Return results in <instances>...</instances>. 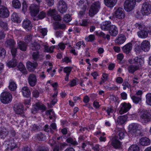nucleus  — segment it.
Wrapping results in <instances>:
<instances>
[{"label": "nucleus", "mask_w": 151, "mask_h": 151, "mask_svg": "<svg viewBox=\"0 0 151 151\" xmlns=\"http://www.w3.org/2000/svg\"><path fill=\"white\" fill-rule=\"evenodd\" d=\"M100 8V3L99 1L95 2L91 6L89 10V14L91 17L93 16L99 11Z\"/></svg>", "instance_id": "obj_4"}, {"label": "nucleus", "mask_w": 151, "mask_h": 151, "mask_svg": "<svg viewBox=\"0 0 151 151\" xmlns=\"http://www.w3.org/2000/svg\"><path fill=\"white\" fill-rule=\"evenodd\" d=\"M45 109V107L43 104L41 103H36L35 105L33 106L31 112L33 114H35L39 110L44 111Z\"/></svg>", "instance_id": "obj_10"}, {"label": "nucleus", "mask_w": 151, "mask_h": 151, "mask_svg": "<svg viewBox=\"0 0 151 151\" xmlns=\"http://www.w3.org/2000/svg\"><path fill=\"white\" fill-rule=\"evenodd\" d=\"M11 49V52L12 54L13 57L14 58L16 55V53L17 52V48H15V47H12L10 48Z\"/></svg>", "instance_id": "obj_55"}, {"label": "nucleus", "mask_w": 151, "mask_h": 151, "mask_svg": "<svg viewBox=\"0 0 151 151\" xmlns=\"http://www.w3.org/2000/svg\"><path fill=\"white\" fill-rule=\"evenodd\" d=\"M129 132L133 136H137L140 134L141 130L142 129L141 126L136 123L130 124L129 126Z\"/></svg>", "instance_id": "obj_3"}, {"label": "nucleus", "mask_w": 151, "mask_h": 151, "mask_svg": "<svg viewBox=\"0 0 151 151\" xmlns=\"http://www.w3.org/2000/svg\"><path fill=\"white\" fill-rule=\"evenodd\" d=\"M17 48L22 51H25L27 49V45L24 42L20 41L17 43Z\"/></svg>", "instance_id": "obj_31"}, {"label": "nucleus", "mask_w": 151, "mask_h": 151, "mask_svg": "<svg viewBox=\"0 0 151 151\" xmlns=\"http://www.w3.org/2000/svg\"><path fill=\"white\" fill-rule=\"evenodd\" d=\"M122 85L123 86V89L124 90H126L127 88H129L130 87V85L129 83L127 81L124 82Z\"/></svg>", "instance_id": "obj_61"}, {"label": "nucleus", "mask_w": 151, "mask_h": 151, "mask_svg": "<svg viewBox=\"0 0 151 151\" xmlns=\"http://www.w3.org/2000/svg\"><path fill=\"white\" fill-rule=\"evenodd\" d=\"M66 141L68 143H70L73 145H76L78 144L77 142L73 140L71 138H68L67 139Z\"/></svg>", "instance_id": "obj_51"}, {"label": "nucleus", "mask_w": 151, "mask_h": 151, "mask_svg": "<svg viewBox=\"0 0 151 151\" xmlns=\"http://www.w3.org/2000/svg\"><path fill=\"white\" fill-rule=\"evenodd\" d=\"M132 47V43H128L123 47V51L126 54H129L131 52Z\"/></svg>", "instance_id": "obj_23"}, {"label": "nucleus", "mask_w": 151, "mask_h": 151, "mask_svg": "<svg viewBox=\"0 0 151 151\" xmlns=\"http://www.w3.org/2000/svg\"><path fill=\"white\" fill-rule=\"evenodd\" d=\"M23 106L21 103L17 104L14 105V110L17 114H21L23 113Z\"/></svg>", "instance_id": "obj_14"}, {"label": "nucleus", "mask_w": 151, "mask_h": 151, "mask_svg": "<svg viewBox=\"0 0 151 151\" xmlns=\"http://www.w3.org/2000/svg\"><path fill=\"white\" fill-rule=\"evenodd\" d=\"M140 121L143 124H145L151 120L150 114L147 111L141 109L138 112Z\"/></svg>", "instance_id": "obj_2"}, {"label": "nucleus", "mask_w": 151, "mask_h": 151, "mask_svg": "<svg viewBox=\"0 0 151 151\" xmlns=\"http://www.w3.org/2000/svg\"><path fill=\"white\" fill-rule=\"evenodd\" d=\"M95 40V36L93 35H90L86 39V40H87L88 42H92L94 40Z\"/></svg>", "instance_id": "obj_57"}, {"label": "nucleus", "mask_w": 151, "mask_h": 151, "mask_svg": "<svg viewBox=\"0 0 151 151\" xmlns=\"http://www.w3.org/2000/svg\"><path fill=\"white\" fill-rule=\"evenodd\" d=\"M8 134V131L5 128H1L0 130V137L1 138L5 137Z\"/></svg>", "instance_id": "obj_36"}, {"label": "nucleus", "mask_w": 151, "mask_h": 151, "mask_svg": "<svg viewBox=\"0 0 151 151\" xmlns=\"http://www.w3.org/2000/svg\"><path fill=\"white\" fill-rule=\"evenodd\" d=\"M48 143L51 146L54 147V149H57L58 150H59L60 148L61 147L62 144L58 142H56L53 139H50Z\"/></svg>", "instance_id": "obj_17"}, {"label": "nucleus", "mask_w": 151, "mask_h": 151, "mask_svg": "<svg viewBox=\"0 0 151 151\" xmlns=\"http://www.w3.org/2000/svg\"><path fill=\"white\" fill-rule=\"evenodd\" d=\"M18 68L19 70L22 73L24 74H27V71L25 67L22 63H19L18 66Z\"/></svg>", "instance_id": "obj_38"}, {"label": "nucleus", "mask_w": 151, "mask_h": 151, "mask_svg": "<svg viewBox=\"0 0 151 151\" xmlns=\"http://www.w3.org/2000/svg\"><path fill=\"white\" fill-rule=\"evenodd\" d=\"M46 15V13L42 11L39 13L38 16L40 18V19H42L45 17Z\"/></svg>", "instance_id": "obj_63"}, {"label": "nucleus", "mask_w": 151, "mask_h": 151, "mask_svg": "<svg viewBox=\"0 0 151 151\" xmlns=\"http://www.w3.org/2000/svg\"><path fill=\"white\" fill-rule=\"evenodd\" d=\"M108 75L107 74L103 73L102 75V80L100 82V84H102L103 83L106 82L108 79Z\"/></svg>", "instance_id": "obj_49"}, {"label": "nucleus", "mask_w": 151, "mask_h": 151, "mask_svg": "<svg viewBox=\"0 0 151 151\" xmlns=\"http://www.w3.org/2000/svg\"><path fill=\"white\" fill-rule=\"evenodd\" d=\"M141 12L143 15H148L151 13V5L148 3H144L142 5Z\"/></svg>", "instance_id": "obj_8"}, {"label": "nucleus", "mask_w": 151, "mask_h": 151, "mask_svg": "<svg viewBox=\"0 0 151 151\" xmlns=\"http://www.w3.org/2000/svg\"><path fill=\"white\" fill-rule=\"evenodd\" d=\"M12 99V95L8 92H4L1 93V95L0 100L3 103H8L11 102Z\"/></svg>", "instance_id": "obj_5"}, {"label": "nucleus", "mask_w": 151, "mask_h": 151, "mask_svg": "<svg viewBox=\"0 0 151 151\" xmlns=\"http://www.w3.org/2000/svg\"><path fill=\"white\" fill-rule=\"evenodd\" d=\"M46 114L47 115H49V117L50 119L52 118V116H54V112L53 110L51 109L48 110L46 112Z\"/></svg>", "instance_id": "obj_50"}, {"label": "nucleus", "mask_w": 151, "mask_h": 151, "mask_svg": "<svg viewBox=\"0 0 151 151\" xmlns=\"http://www.w3.org/2000/svg\"><path fill=\"white\" fill-rule=\"evenodd\" d=\"M106 5L109 7H113L117 3V0H104Z\"/></svg>", "instance_id": "obj_28"}, {"label": "nucleus", "mask_w": 151, "mask_h": 151, "mask_svg": "<svg viewBox=\"0 0 151 151\" xmlns=\"http://www.w3.org/2000/svg\"><path fill=\"white\" fill-rule=\"evenodd\" d=\"M66 44H65L63 43L60 42L59 43L58 45V48L61 50H63L65 47V45Z\"/></svg>", "instance_id": "obj_59"}, {"label": "nucleus", "mask_w": 151, "mask_h": 151, "mask_svg": "<svg viewBox=\"0 0 151 151\" xmlns=\"http://www.w3.org/2000/svg\"><path fill=\"white\" fill-rule=\"evenodd\" d=\"M107 114L109 115H110L111 113H113L114 111V109L112 107H108L106 110Z\"/></svg>", "instance_id": "obj_64"}, {"label": "nucleus", "mask_w": 151, "mask_h": 151, "mask_svg": "<svg viewBox=\"0 0 151 151\" xmlns=\"http://www.w3.org/2000/svg\"><path fill=\"white\" fill-rule=\"evenodd\" d=\"M111 144L113 147L115 148H120L121 146V143L116 138V137L113 138Z\"/></svg>", "instance_id": "obj_25"}, {"label": "nucleus", "mask_w": 151, "mask_h": 151, "mask_svg": "<svg viewBox=\"0 0 151 151\" xmlns=\"http://www.w3.org/2000/svg\"><path fill=\"white\" fill-rule=\"evenodd\" d=\"M115 17L119 19H124L125 16V12L123 9L121 8H119L114 13Z\"/></svg>", "instance_id": "obj_12"}, {"label": "nucleus", "mask_w": 151, "mask_h": 151, "mask_svg": "<svg viewBox=\"0 0 151 151\" xmlns=\"http://www.w3.org/2000/svg\"><path fill=\"white\" fill-rule=\"evenodd\" d=\"M16 42L13 39H9L7 40L5 42L6 46L10 48L14 47L16 45Z\"/></svg>", "instance_id": "obj_34"}, {"label": "nucleus", "mask_w": 151, "mask_h": 151, "mask_svg": "<svg viewBox=\"0 0 151 151\" xmlns=\"http://www.w3.org/2000/svg\"><path fill=\"white\" fill-rule=\"evenodd\" d=\"M17 144L14 140L10 141L8 144L7 149L8 150H12L14 149L18 148Z\"/></svg>", "instance_id": "obj_26"}, {"label": "nucleus", "mask_w": 151, "mask_h": 151, "mask_svg": "<svg viewBox=\"0 0 151 151\" xmlns=\"http://www.w3.org/2000/svg\"><path fill=\"white\" fill-rule=\"evenodd\" d=\"M32 58L35 60H37L39 58L40 55L39 52L38 51L33 52L32 54Z\"/></svg>", "instance_id": "obj_46"}, {"label": "nucleus", "mask_w": 151, "mask_h": 151, "mask_svg": "<svg viewBox=\"0 0 151 151\" xmlns=\"http://www.w3.org/2000/svg\"><path fill=\"white\" fill-rule=\"evenodd\" d=\"M37 65V64L36 62L32 63L30 62H28L27 64V68L30 71H34Z\"/></svg>", "instance_id": "obj_27"}, {"label": "nucleus", "mask_w": 151, "mask_h": 151, "mask_svg": "<svg viewBox=\"0 0 151 151\" xmlns=\"http://www.w3.org/2000/svg\"><path fill=\"white\" fill-rule=\"evenodd\" d=\"M22 91L23 96L24 97H29L30 95V91L28 88L26 86L22 88Z\"/></svg>", "instance_id": "obj_30"}, {"label": "nucleus", "mask_w": 151, "mask_h": 151, "mask_svg": "<svg viewBox=\"0 0 151 151\" xmlns=\"http://www.w3.org/2000/svg\"><path fill=\"white\" fill-rule=\"evenodd\" d=\"M28 81L30 86L32 87L34 86L37 82L36 76L35 74H30L28 77Z\"/></svg>", "instance_id": "obj_13"}, {"label": "nucleus", "mask_w": 151, "mask_h": 151, "mask_svg": "<svg viewBox=\"0 0 151 151\" xmlns=\"http://www.w3.org/2000/svg\"><path fill=\"white\" fill-rule=\"evenodd\" d=\"M45 4L49 6H51L54 4V0H45Z\"/></svg>", "instance_id": "obj_60"}, {"label": "nucleus", "mask_w": 151, "mask_h": 151, "mask_svg": "<svg viewBox=\"0 0 151 151\" xmlns=\"http://www.w3.org/2000/svg\"><path fill=\"white\" fill-rule=\"evenodd\" d=\"M126 38L125 36L121 34L118 36L115 40V42L117 44L119 45L123 43L126 41Z\"/></svg>", "instance_id": "obj_22"}, {"label": "nucleus", "mask_w": 151, "mask_h": 151, "mask_svg": "<svg viewBox=\"0 0 151 151\" xmlns=\"http://www.w3.org/2000/svg\"><path fill=\"white\" fill-rule=\"evenodd\" d=\"M38 30L39 32L42 33L43 36H45L47 35V29L45 28H41L40 27L39 28Z\"/></svg>", "instance_id": "obj_52"}, {"label": "nucleus", "mask_w": 151, "mask_h": 151, "mask_svg": "<svg viewBox=\"0 0 151 151\" xmlns=\"http://www.w3.org/2000/svg\"><path fill=\"white\" fill-rule=\"evenodd\" d=\"M115 130L116 132L119 133L118 135L119 139H123L124 137V134L123 129L121 128H117Z\"/></svg>", "instance_id": "obj_39"}, {"label": "nucleus", "mask_w": 151, "mask_h": 151, "mask_svg": "<svg viewBox=\"0 0 151 151\" xmlns=\"http://www.w3.org/2000/svg\"><path fill=\"white\" fill-rule=\"evenodd\" d=\"M9 16V12L7 9L2 6L0 7V17L5 18Z\"/></svg>", "instance_id": "obj_15"}, {"label": "nucleus", "mask_w": 151, "mask_h": 151, "mask_svg": "<svg viewBox=\"0 0 151 151\" xmlns=\"http://www.w3.org/2000/svg\"><path fill=\"white\" fill-rule=\"evenodd\" d=\"M12 4V6L15 9L20 8L21 6V3L18 0H13Z\"/></svg>", "instance_id": "obj_40"}, {"label": "nucleus", "mask_w": 151, "mask_h": 151, "mask_svg": "<svg viewBox=\"0 0 151 151\" xmlns=\"http://www.w3.org/2000/svg\"><path fill=\"white\" fill-rule=\"evenodd\" d=\"M6 54V51L2 47H0V58L3 55L4 56Z\"/></svg>", "instance_id": "obj_62"}, {"label": "nucleus", "mask_w": 151, "mask_h": 151, "mask_svg": "<svg viewBox=\"0 0 151 151\" xmlns=\"http://www.w3.org/2000/svg\"><path fill=\"white\" fill-rule=\"evenodd\" d=\"M129 63L131 65L128 66L127 70L129 73L134 74L137 70L140 69L144 63L143 60L137 57L129 59Z\"/></svg>", "instance_id": "obj_1"}, {"label": "nucleus", "mask_w": 151, "mask_h": 151, "mask_svg": "<svg viewBox=\"0 0 151 151\" xmlns=\"http://www.w3.org/2000/svg\"><path fill=\"white\" fill-rule=\"evenodd\" d=\"M45 51L48 52L50 53H52L53 52V50L55 48V46H52L49 47L46 45L44 46Z\"/></svg>", "instance_id": "obj_41"}, {"label": "nucleus", "mask_w": 151, "mask_h": 151, "mask_svg": "<svg viewBox=\"0 0 151 151\" xmlns=\"http://www.w3.org/2000/svg\"><path fill=\"white\" fill-rule=\"evenodd\" d=\"M111 25L110 21H106L101 24V28L102 30H109Z\"/></svg>", "instance_id": "obj_21"}, {"label": "nucleus", "mask_w": 151, "mask_h": 151, "mask_svg": "<svg viewBox=\"0 0 151 151\" xmlns=\"http://www.w3.org/2000/svg\"><path fill=\"white\" fill-rule=\"evenodd\" d=\"M29 9L31 16H35L40 11V6H37L36 4H31L29 6Z\"/></svg>", "instance_id": "obj_11"}, {"label": "nucleus", "mask_w": 151, "mask_h": 151, "mask_svg": "<svg viewBox=\"0 0 151 151\" xmlns=\"http://www.w3.org/2000/svg\"><path fill=\"white\" fill-rule=\"evenodd\" d=\"M109 33L111 36L116 37L118 34L117 27L115 25L112 24L109 30Z\"/></svg>", "instance_id": "obj_18"}, {"label": "nucleus", "mask_w": 151, "mask_h": 151, "mask_svg": "<svg viewBox=\"0 0 151 151\" xmlns=\"http://www.w3.org/2000/svg\"><path fill=\"white\" fill-rule=\"evenodd\" d=\"M135 4L134 0H126L124 4V9L127 12H130L133 9Z\"/></svg>", "instance_id": "obj_6"}, {"label": "nucleus", "mask_w": 151, "mask_h": 151, "mask_svg": "<svg viewBox=\"0 0 151 151\" xmlns=\"http://www.w3.org/2000/svg\"><path fill=\"white\" fill-rule=\"evenodd\" d=\"M57 9L59 12L63 14L66 12L68 9V5L63 0H60L58 2Z\"/></svg>", "instance_id": "obj_7"}, {"label": "nucleus", "mask_w": 151, "mask_h": 151, "mask_svg": "<svg viewBox=\"0 0 151 151\" xmlns=\"http://www.w3.org/2000/svg\"><path fill=\"white\" fill-rule=\"evenodd\" d=\"M37 139L39 140H44L45 139V137L43 134L40 133L37 135Z\"/></svg>", "instance_id": "obj_56"}, {"label": "nucleus", "mask_w": 151, "mask_h": 151, "mask_svg": "<svg viewBox=\"0 0 151 151\" xmlns=\"http://www.w3.org/2000/svg\"><path fill=\"white\" fill-rule=\"evenodd\" d=\"M150 42L147 40H144L141 44V48L144 51H148L150 49Z\"/></svg>", "instance_id": "obj_20"}, {"label": "nucleus", "mask_w": 151, "mask_h": 151, "mask_svg": "<svg viewBox=\"0 0 151 151\" xmlns=\"http://www.w3.org/2000/svg\"><path fill=\"white\" fill-rule=\"evenodd\" d=\"M145 97L146 104L148 105L151 106V93H149L147 94Z\"/></svg>", "instance_id": "obj_45"}, {"label": "nucleus", "mask_w": 151, "mask_h": 151, "mask_svg": "<svg viewBox=\"0 0 151 151\" xmlns=\"http://www.w3.org/2000/svg\"><path fill=\"white\" fill-rule=\"evenodd\" d=\"M66 27L65 25L64 24H60L59 23H56L54 27L55 29H64Z\"/></svg>", "instance_id": "obj_43"}, {"label": "nucleus", "mask_w": 151, "mask_h": 151, "mask_svg": "<svg viewBox=\"0 0 151 151\" xmlns=\"http://www.w3.org/2000/svg\"><path fill=\"white\" fill-rule=\"evenodd\" d=\"M30 49L32 50L37 51L40 49V45L36 42H34L31 43L29 45Z\"/></svg>", "instance_id": "obj_29"}, {"label": "nucleus", "mask_w": 151, "mask_h": 151, "mask_svg": "<svg viewBox=\"0 0 151 151\" xmlns=\"http://www.w3.org/2000/svg\"><path fill=\"white\" fill-rule=\"evenodd\" d=\"M63 20L66 22H68L71 21V18L69 14H66L64 16Z\"/></svg>", "instance_id": "obj_54"}, {"label": "nucleus", "mask_w": 151, "mask_h": 151, "mask_svg": "<svg viewBox=\"0 0 151 151\" xmlns=\"http://www.w3.org/2000/svg\"><path fill=\"white\" fill-rule=\"evenodd\" d=\"M9 89L11 91H14L17 88V85L12 80L10 81L9 86Z\"/></svg>", "instance_id": "obj_37"}, {"label": "nucleus", "mask_w": 151, "mask_h": 151, "mask_svg": "<svg viewBox=\"0 0 151 151\" xmlns=\"http://www.w3.org/2000/svg\"><path fill=\"white\" fill-rule=\"evenodd\" d=\"M131 98L133 100V102L135 104H137L141 101V96H131Z\"/></svg>", "instance_id": "obj_44"}, {"label": "nucleus", "mask_w": 151, "mask_h": 151, "mask_svg": "<svg viewBox=\"0 0 151 151\" xmlns=\"http://www.w3.org/2000/svg\"><path fill=\"white\" fill-rule=\"evenodd\" d=\"M71 70V68L69 67H66L63 69L64 72L66 73V74H70Z\"/></svg>", "instance_id": "obj_58"}, {"label": "nucleus", "mask_w": 151, "mask_h": 151, "mask_svg": "<svg viewBox=\"0 0 151 151\" xmlns=\"http://www.w3.org/2000/svg\"><path fill=\"white\" fill-rule=\"evenodd\" d=\"M22 26L28 31L31 29L32 25L31 22L28 19H26L23 22Z\"/></svg>", "instance_id": "obj_19"}, {"label": "nucleus", "mask_w": 151, "mask_h": 151, "mask_svg": "<svg viewBox=\"0 0 151 151\" xmlns=\"http://www.w3.org/2000/svg\"><path fill=\"white\" fill-rule=\"evenodd\" d=\"M56 14V11L55 9H50L47 12L48 15L51 16L52 18L54 15H55Z\"/></svg>", "instance_id": "obj_53"}, {"label": "nucleus", "mask_w": 151, "mask_h": 151, "mask_svg": "<svg viewBox=\"0 0 151 151\" xmlns=\"http://www.w3.org/2000/svg\"><path fill=\"white\" fill-rule=\"evenodd\" d=\"M0 26L5 30H7L8 29L7 23L3 21H0Z\"/></svg>", "instance_id": "obj_47"}, {"label": "nucleus", "mask_w": 151, "mask_h": 151, "mask_svg": "<svg viewBox=\"0 0 151 151\" xmlns=\"http://www.w3.org/2000/svg\"><path fill=\"white\" fill-rule=\"evenodd\" d=\"M131 107V105L129 103H122L120 106V109L119 113L120 114H123L127 112Z\"/></svg>", "instance_id": "obj_9"}, {"label": "nucleus", "mask_w": 151, "mask_h": 151, "mask_svg": "<svg viewBox=\"0 0 151 151\" xmlns=\"http://www.w3.org/2000/svg\"><path fill=\"white\" fill-rule=\"evenodd\" d=\"M128 151H139V147L136 144L132 145L129 148Z\"/></svg>", "instance_id": "obj_42"}, {"label": "nucleus", "mask_w": 151, "mask_h": 151, "mask_svg": "<svg viewBox=\"0 0 151 151\" xmlns=\"http://www.w3.org/2000/svg\"><path fill=\"white\" fill-rule=\"evenodd\" d=\"M85 15V11L83 10L81 11L78 14V16L81 20H79V24L82 26H85V20L84 19Z\"/></svg>", "instance_id": "obj_16"}, {"label": "nucleus", "mask_w": 151, "mask_h": 151, "mask_svg": "<svg viewBox=\"0 0 151 151\" xmlns=\"http://www.w3.org/2000/svg\"><path fill=\"white\" fill-rule=\"evenodd\" d=\"M127 118V115L120 116L118 118L117 122L119 124H122L126 121Z\"/></svg>", "instance_id": "obj_33"}, {"label": "nucleus", "mask_w": 151, "mask_h": 151, "mask_svg": "<svg viewBox=\"0 0 151 151\" xmlns=\"http://www.w3.org/2000/svg\"><path fill=\"white\" fill-rule=\"evenodd\" d=\"M148 32L145 30H142L137 32L138 37L142 38L147 37L148 36Z\"/></svg>", "instance_id": "obj_35"}, {"label": "nucleus", "mask_w": 151, "mask_h": 151, "mask_svg": "<svg viewBox=\"0 0 151 151\" xmlns=\"http://www.w3.org/2000/svg\"><path fill=\"white\" fill-rule=\"evenodd\" d=\"M17 60L13 57V59L6 63V65L9 68H13L17 65Z\"/></svg>", "instance_id": "obj_32"}, {"label": "nucleus", "mask_w": 151, "mask_h": 151, "mask_svg": "<svg viewBox=\"0 0 151 151\" xmlns=\"http://www.w3.org/2000/svg\"><path fill=\"white\" fill-rule=\"evenodd\" d=\"M139 143L142 146H146L150 144V140L147 137H142L140 139Z\"/></svg>", "instance_id": "obj_24"}, {"label": "nucleus", "mask_w": 151, "mask_h": 151, "mask_svg": "<svg viewBox=\"0 0 151 151\" xmlns=\"http://www.w3.org/2000/svg\"><path fill=\"white\" fill-rule=\"evenodd\" d=\"M19 19V16L15 12L13 13L11 16V19L14 22H17Z\"/></svg>", "instance_id": "obj_48"}]
</instances>
